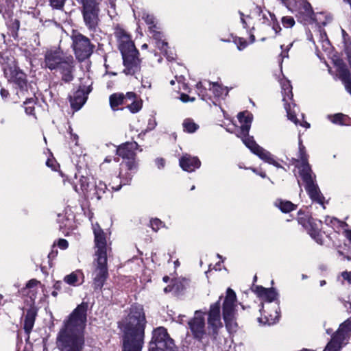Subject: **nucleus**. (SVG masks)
<instances>
[{"instance_id": "obj_1", "label": "nucleus", "mask_w": 351, "mask_h": 351, "mask_svg": "<svg viewBox=\"0 0 351 351\" xmlns=\"http://www.w3.org/2000/svg\"><path fill=\"white\" fill-rule=\"evenodd\" d=\"M87 304L82 303L64 322L57 343L61 351H82L84 345V329L86 323Z\"/></svg>"}, {"instance_id": "obj_2", "label": "nucleus", "mask_w": 351, "mask_h": 351, "mask_svg": "<svg viewBox=\"0 0 351 351\" xmlns=\"http://www.w3.org/2000/svg\"><path fill=\"white\" fill-rule=\"evenodd\" d=\"M146 325L143 308L140 305H132L124 321L123 351H141Z\"/></svg>"}, {"instance_id": "obj_3", "label": "nucleus", "mask_w": 351, "mask_h": 351, "mask_svg": "<svg viewBox=\"0 0 351 351\" xmlns=\"http://www.w3.org/2000/svg\"><path fill=\"white\" fill-rule=\"evenodd\" d=\"M238 119L241 123V129L237 134L241 138L243 143L248 147L252 153L258 156L265 162L273 165L276 167H282L281 165L275 160L270 152L259 146L254 140L252 136H249V131L251 128L253 116L249 112H242L238 114Z\"/></svg>"}, {"instance_id": "obj_4", "label": "nucleus", "mask_w": 351, "mask_h": 351, "mask_svg": "<svg viewBox=\"0 0 351 351\" xmlns=\"http://www.w3.org/2000/svg\"><path fill=\"white\" fill-rule=\"evenodd\" d=\"M138 147L136 142H127L119 146L116 151L117 154L121 156L124 161L121 164L119 178L121 184L112 186L114 191H119L122 185L129 184L133 175L138 170V163L135 159V150Z\"/></svg>"}, {"instance_id": "obj_5", "label": "nucleus", "mask_w": 351, "mask_h": 351, "mask_svg": "<svg viewBox=\"0 0 351 351\" xmlns=\"http://www.w3.org/2000/svg\"><path fill=\"white\" fill-rule=\"evenodd\" d=\"M43 65L51 71H59L62 80L65 82H69L73 79V58L71 55L64 54L60 49L47 50L45 54Z\"/></svg>"}, {"instance_id": "obj_6", "label": "nucleus", "mask_w": 351, "mask_h": 351, "mask_svg": "<svg viewBox=\"0 0 351 351\" xmlns=\"http://www.w3.org/2000/svg\"><path fill=\"white\" fill-rule=\"evenodd\" d=\"M297 162H300V165H296V167L300 169V175L305 183V189L310 198L313 202L324 205V197L315 183V176L308 163V156L306 154L305 147L301 142L299 143V159L297 160Z\"/></svg>"}, {"instance_id": "obj_7", "label": "nucleus", "mask_w": 351, "mask_h": 351, "mask_svg": "<svg viewBox=\"0 0 351 351\" xmlns=\"http://www.w3.org/2000/svg\"><path fill=\"white\" fill-rule=\"evenodd\" d=\"M255 292L265 302H267V309L272 308L271 312H268L264 309L263 305L262 308L260 309L262 315H264L265 320L262 317L258 318L259 322L271 325L279 320L280 318V307L278 302V293L273 289H266L263 287H257Z\"/></svg>"}, {"instance_id": "obj_8", "label": "nucleus", "mask_w": 351, "mask_h": 351, "mask_svg": "<svg viewBox=\"0 0 351 351\" xmlns=\"http://www.w3.org/2000/svg\"><path fill=\"white\" fill-rule=\"evenodd\" d=\"M119 49L122 54L123 72L126 75H134L140 68V60L138 58V51L132 40L119 44Z\"/></svg>"}, {"instance_id": "obj_9", "label": "nucleus", "mask_w": 351, "mask_h": 351, "mask_svg": "<svg viewBox=\"0 0 351 351\" xmlns=\"http://www.w3.org/2000/svg\"><path fill=\"white\" fill-rule=\"evenodd\" d=\"M282 89V101H284L285 108L286 110L287 117L295 125H300L302 127L308 128L310 124L305 121H300L296 118L295 105L292 102L293 93L292 86L290 81L283 77L279 80Z\"/></svg>"}, {"instance_id": "obj_10", "label": "nucleus", "mask_w": 351, "mask_h": 351, "mask_svg": "<svg viewBox=\"0 0 351 351\" xmlns=\"http://www.w3.org/2000/svg\"><path fill=\"white\" fill-rule=\"evenodd\" d=\"M237 296L235 292L230 288L226 291V294L222 304L223 319L228 330H235L237 327L236 313Z\"/></svg>"}, {"instance_id": "obj_11", "label": "nucleus", "mask_w": 351, "mask_h": 351, "mask_svg": "<svg viewBox=\"0 0 351 351\" xmlns=\"http://www.w3.org/2000/svg\"><path fill=\"white\" fill-rule=\"evenodd\" d=\"M173 341L166 328L158 327L154 330L149 351H173Z\"/></svg>"}, {"instance_id": "obj_12", "label": "nucleus", "mask_w": 351, "mask_h": 351, "mask_svg": "<svg viewBox=\"0 0 351 351\" xmlns=\"http://www.w3.org/2000/svg\"><path fill=\"white\" fill-rule=\"evenodd\" d=\"M71 40L75 55L79 61H83L90 56L94 45L87 37L75 32L71 36Z\"/></svg>"}, {"instance_id": "obj_13", "label": "nucleus", "mask_w": 351, "mask_h": 351, "mask_svg": "<svg viewBox=\"0 0 351 351\" xmlns=\"http://www.w3.org/2000/svg\"><path fill=\"white\" fill-rule=\"evenodd\" d=\"M92 272L93 287L95 291H101L108 278L107 257H95Z\"/></svg>"}, {"instance_id": "obj_14", "label": "nucleus", "mask_w": 351, "mask_h": 351, "mask_svg": "<svg viewBox=\"0 0 351 351\" xmlns=\"http://www.w3.org/2000/svg\"><path fill=\"white\" fill-rule=\"evenodd\" d=\"M82 4V14L85 25L90 31H95L99 23V8L96 0H77Z\"/></svg>"}, {"instance_id": "obj_15", "label": "nucleus", "mask_w": 351, "mask_h": 351, "mask_svg": "<svg viewBox=\"0 0 351 351\" xmlns=\"http://www.w3.org/2000/svg\"><path fill=\"white\" fill-rule=\"evenodd\" d=\"M5 77L8 81L14 82L23 90L27 85L25 74L19 71L13 58L8 59L7 62H1Z\"/></svg>"}, {"instance_id": "obj_16", "label": "nucleus", "mask_w": 351, "mask_h": 351, "mask_svg": "<svg viewBox=\"0 0 351 351\" xmlns=\"http://www.w3.org/2000/svg\"><path fill=\"white\" fill-rule=\"evenodd\" d=\"M221 298V296L217 302L210 305L208 312V335H217L218 330L223 327L220 313V300Z\"/></svg>"}, {"instance_id": "obj_17", "label": "nucleus", "mask_w": 351, "mask_h": 351, "mask_svg": "<svg viewBox=\"0 0 351 351\" xmlns=\"http://www.w3.org/2000/svg\"><path fill=\"white\" fill-rule=\"evenodd\" d=\"M204 315L200 310L195 311L194 317L188 322L193 337L198 340L203 339L207 335Z\"/></svg>"}, {"instance_id": "obj_18", "label": "nucleus", "mask_w": 351, "mask_h": 351, "mask_svg": "<svg viewBox=\"0 0 351 351\" xmlns=\"http://www.w3.org/2000/svg\"><path fill=\"white\" fill-rule=\"evenodd\" d=\"M299 223L302 224L308 231L309 235L317 243L322 244L323 239L320 232L322 221L317 220L311 217H299Z\"/></svg>"}, {"instance_id": "obj_19", "label": "nucleus", "mask_w": 351, "mask_h": 351, "mask_svg": "<svg viewBox=\"0 0 351 351\" xmlns=\"http://www.w3.org/2000/svg\"><path fill=\"white\" fill-rule=\"evenodd\" d=\"M95 235V257H107V242L106 237L103 230L96 223L93 225Z\"/></svg>"}, {"instance_id": "obj_20", "label": "nucleus", "mask_w": 351, "mask_h": 351, "mask_svg": "<svg viewBox=\"0 0 351 351\" xmlns=\"http://www.w3.org/2000/svg\"><path fill=\"white\" fill-rule=\"evenodd\" d=\"M91 91L90 86L87 88H79L72 96L70 97V103L72 108L79 110L85 104L88 94Z\"/></svg>"}, {"instance_id": "obj_21", "label": "nucleus", "mask_w": 351, "mask_h": 351, "mask_svg": "<svg viewBox=\"0 0 351 351\" xmlns=\"http://www.w3.org/2000/svg\"><path fill=\"white\" fill-rule=\"evenodd\" d=\"M75 178L77 180V182L74 183L75 191L77 193L83 194L84 195L88 197L90 192H91V186L93 185L90 182V178L81 176L78 178L77 176L75 174ZM91 179L93 180V178H91Z\"/></svg>"}, {"instance_id": "obj_22", "label": "nucleus", "mask_w": 351, "mask_h": 351, "mask_svg": "<svg viewBox=\"0 0 351 351\" xmlns=\"http://www.w3.org/2000/svg\"><path fill=\"white\" fill-rule=\"evenodd\" d=\"M339 77L342 81L346 90L351 95V77L350 71L341 60L335 62Z\"/></svg>"}, {"instance_id": "obj_23", "label": "nucleus", "mask_w": 351, "mask_h": 351, "mask_svg": "<svg viewBox=\"0 0 351 351\" xmlns=\"http://www.w3.org/2000/svg\"><path fill=\"white\" fill-rule=\"evenodd\" d=\"M201 165V162L196 156H191L189 154L184 155L180 159V166L186 171L193 172L198 169Z\"/></svg>"}, {"instance_id": "obj_24", "label": "nucleus", "mask_w": 351, "mask_h": 351, "mask_svg": "<svg viewBox=\"0 0 351 351\" xmlns=\"http://www.w3.org/2000/svg\"><path fill=\"white\" fill-rule=\"evenodd\" d=\"M351 332V317L346 319L339 327V329L334 335L335 337L339 339V341H342L346 343L348 340Z\"/></svg>"}, {"instance_id": "obj_25", "label": "nucleus", "mask_w": 351, "mask_h": 351, "mask_svg": "<svg viewBox=\"0 0 351 351\" xmlns=\"http://www.w3.org/2000/svg\"><path fill=\"white\" fill-rule=\"evenodd\" d=\"M64 281L69 285L74 287L78 286L84 282V275L81 270L77 269L70 274L65 276Z\"/></svg>"}, {"instance_id": "obj_26", "label": "nucleus", "mask_w": 351, "mask_h": 351, "mask_svg": "<svg viewBox=\"0 0 351 351\" xmlns=\"http://www.w3.org/2000/svg\"><path fill=\"white\" fill-rule=\"evenodd\" d=\"M91 192L88 197L100 199L103 194L106 193L107 189L106 184L101 180L95 182V184L91 186Z\"/></svg>"}, {"instance_id": "obj_27", "label": "nucleus", "mask_w": 351, "mask_h": 351, "mask_svg": "<svg viewBox=\"0 0 351 351\" xmlns=\"http://www.w3.org/2000/svg\"><path fill=\"white\" fill-rule=\"evenodd\" d=\"M36 316V311L34 308H29L26 313L24 320V330L28 335L34 327Z\"/></svg>"}, {"instance_id": "obj_28", "label": "nucleus", "mask_w": 351, "mask_h": 351, "mask_svg": "<svg viewBox=\"0 0 351 351\" xmlns=\"http://www.w3.org/2000/svg\"><path fill=\"white\" fill-rule=\"evenodd\" d=\"M208 89L213 93L214 96L217 98H224L228 94V89L227 87H223L218 83H212L208 82Z\"/></svg>"}, {"instance_id": "obj_29", "label": "nucleus", "mask_w": 351, "mask_h": 351, "mask_svg": "<svg viewBox=\"0 0 351 351\" xmlns=\"http://www.w3.org/2000/svg\"><path fill=\"white\" fill-rule=\"evenodd\" d=\"M151 36L155 40L156 47L161 51L162 53H166L167 43L162 40V34L159 31L152 29L151 28Z\"/></svg>"}, {"instance_id": "obj_30", "label": "nucleus", "mask_w": 351, "mask_h": 351, "mask_svg": "<svg viewBox=\"0 0 351 351\" xmlns=\"http://www.w3.org/2000/svg\"><path fill=\"white\" fill-rule=\"evenodd\" d=\"M274 204L283 213H289L296 208V205L293 204L290 201L282 200L280 199H276Z\"/></svg>"}, {"instance_id": "obj_31", "label": "nucleus", "mask_w": 351, "mask_h": 351, "mask_svg": "<svg viewBox=\"0 0 351 351\" xmlns=\"http://www.w3.org/2000/svg\"><path fill=\"white\" fill-rule=\"evenodd\" d=\"M114 35L118 40L119 44L131 40L130 36L119 25L114 29Z\"/></svg>"}, {"instance_id": "obj_32", "label": "nucleus", "mask_w": 351, "mask_h": 351, "mask_svg": "<svg viewBox=\"0 0 351 351\" xmlns=\"http://www.w3.org/2000/svg\"><path fill=\"white\" fill-rule=\"evenodd\" d=\"M125 101V97L123 94H113L110 97V104L113 110H116L117 108L123 104Z\"/></svg>"}, {"instance_id": "obj_33", "label": "nucleus", "mask_w": 351, "mask_h": 351, "mask_svg": "<svg viewBox=\"0 0 351 351\" xmlns=\"http://www.w3.org/2000/svg\"><path fill=\"white\" fill-rule=\"evenodd\" d=\"M324 222L327 226L331 227L332 229L335 230H339L341 228H342L344 225H346V223L339 221L337 218L329 216H327L325 218Z\"/></svg>"}, {"instance_id": "obj_34", "label": "nucleus", "mask_w": 351, "mask_h": 351, "mask_svg": "<svg viewBox=\"0 0 351 351\" xmlns=\"http://www.w3.org/2000/svg\"><path fill=\"white\" fill-rule=\"evenodd\" d=\"M141 18L143 20L145 21V23L149 25V34H151V28L152 29L157 30L158 27L155 24V18L152 14H149L148 12L143 11L141 13Z\"/></svg>"}, {"instance_id": "obj_35", "label": "nucleus", "mask_w": 351, "mask_h": 351, "mask_svg": "<svg viewBox=\"0 0 351 351\" xmlns=\"http://www.w3.org/2000/svg\"><path fill=\"white\" fill-rule=\"evenodd\" d=\"M343 344L345 343L342 341H339V339L333 336L331 341L327 344L324 351H339Z\"/></svg>"}, {"instance_id": "obj_36", "label": "nucleus", "mask_w": 351, "mask_h": 351, "mask_svg": "<svg viewBox=\"0 0 351 351\" xmlns=\"http://www.w3.org/2000/svg\"><path fill=\"white\" fill-rule=\"evenodd\" d=\"M182 126L184 131L189 133H193L199 128V125L191 119L184 120Z\"/></svg>"}, {"instance_id": "obj_37", "label": "nucleus", "mask_w": 351, "mask_h": 351, "mask_svg": "<svg viewBox=\"0 0 351 351\" xmlns=\"http://www.w3.org/2000/svg\"><path fill=\"white\" fill-rule=\"evenodd\" d=\"M66 1L67 0H49V5L53 9L62 10Z\"/></svg>"}, {"instance_id": "obj_38", "label": "nucleus", "mask_w": 351, "mask_h": 351, "mask_svg": "<svg viewBox=\"0 0 351 351\" xmlns=\"http://www.w3.org/2000/svg\"><path fill=\"white\" fill-rule=\"evenodd\" d=\"M256 12L258 14L259 16H262V19L263 20V23H266L267 22H271V19L269 16L268 15L267 12H269V11H267L266 13H264L262 8L260 6L256 7ZM270 25V23H269Z\"/></svg>"}, {"instance_id": "obj_39", "label": "nucleus", "mask_w": 351, "mask_h": 351, "mask_svg": "<svg viewBox=\"0 0 351 351\" xmlns=\"http://www.w3.org/2000/svg\"><path fill=\"white\" fill-rule=\"evenodd\" d=\"M163 226V222L159 219H152L150 221V226L152 229L155 232H157Z\"/></svg>"}, {"instance_id": "obj_40", "label": "nucleus", "mask_w": 351, "mask_h": 351, "mask_svg": "<svg viewBox=\"0 0 351 351\" xmlns=\"http://www.w3.org/2000/svg\"><path fill=\"white\" fill-rule=\"evenodd\" d=\"M328 117L333 123L342 124L344 115L343 114L338 113L334 115H328Z\"/></svg>"}, {"instance_id": "obj_41", "label": "nucleus", "mask_w": 351, "mask_h": 351, "mask_svg": "<svg viewBox=\"0 0 351 351\" xmlns=\"http://www.w3.org/2000/svg\"><path fill=\"white\" fill-rule=\"evenodd\" d=\"M319 41L322 43V47L326 50L330 48V43L324 32H320Z\"/></svg>"}, {"instance_id": "obj_42", "label": "nucleus", "mask_w": 351, "mask_h": 351, "mask_svg": "<svg viewBox=\"0 0 351 351\" xmlns=\"http://www.w3.org/2000/svg\"><path fill=\"white\" fill-rule=\"evenodd\" d=\"M303 9L304 10L306 17L311 21H314V13L311 5L308 3H304Z\"/></svg>"}, {"instance_id": "obj_43", "label": "nucleus", "mask_w": 351, "mask_h": 351, "mask_svg": "<svg viewBox=\"0 0 351 351\" xmlns=\"http://www.w3.org/2000/svg\"><path fill=\"white\" fill-rule=\"evenodd\" d=\"M142 107V104L140 101L134 100L132 103L128 106V108L132 113H136L138 112Z\"/></svg>"}, {"instance_id": "obj_44", "label": "nucleus", "mask_w": 351, "mask_h": 351, "mask_svg": "<svg viewBox=\"0 0 351 351\" xmlns=\"http://www.w3.org/2000/svg\"><path fill=\"white\" fill-rule=\"evenodd\" d=\"M282 23L285 27H291L295 24V21L291 16H284L282 19Z\"/></svg>"}, {"instance_id": "obj_45", "label": "nucleus", "mask_w": 351, "mask_h": 351, "mask_svg": "<svg viewBox=\"0 0 351 351\" xmlns=\"http://www.w3.org/2000/svg\"><path fill=\"white\" fill-rule=\"evenodd\" d=\"M268 15L271 19V21L272 22V28L275 31L276 33H278L280 31L281 28L280 25L276 23V19L274 14L271 12H267Z\"/></svg>"}, {"instance_id": "obj_46", "label": "nucleus", "mask_w": 351, "mask_h": 351, "mask_svg": "<svg viewBox=\"0 0 351 351\" xmlns=\"http://www.w3.org/2000/svg\"><path fill=\"white\" fill-rule=\"evenodd\" d=\"M40 285V282L36 279H32L28 281L26 285V287L29 289H33L32 291H36L38 289V286Z\"/></svg>"}, {"instance_id": "obj_47", "label": "nucleus", "mask_w": 351, "mask_h": 351, "mask_svg": "<svg viewBox=\"0 0 351 351\" xmlns=\"http://www.w3.org/2000/svg\"><path fill=\"white\" fill-rule=\"evenodd\" d=\"M181 287H182V285L180 283L178 284L177 282H175L172 287L167 286V287H165L164 289V291L165 293H168L171 291H175L177 292V291H180V289H181Z\"/></svg>"}, {"instance_id": "obj_48", "label": "nucleus", "mask_w": 351, "mask_h": 351, "mask_svg": "<svg viewBox=\"0 0 351 351\" xmlns=\"http://www.w3.org/2000/svg\"><path fill=\"white\" fill-rule=\"evenodd\" d=\"M156 125H157V123H156L155 118L154 117L149 118L148 120L147 126L145 131L148 132V131H151V130H154L156 128Z\"/></svg>"}, {"instance_id": "obj_49", "label": "nucleus", "mask_w": 351, "mask_h": 351, "mask_svg": "<svg viewBox=\"0 0 351 351\" xmlns=\"http://www.w3.org/2000/svg\"><path fill=\"white\" fill-rule=\"evenodd\" d=\"M46 165L47 167H50L53 171H57L58 168L59 167V165L57 164L56 161L54 159L49 158L46 162Z\"/></svg>"}, {"instance_id": "obj_50", "label": "nucleus", "mask_w": 351, "mask_h": 351, "mask_svg": "<svg viewBox=\"0 0 351 351\" xmlns=\"http://www.w3.org/2000/svg\"><path fill=\"white\" fill-rule=\"evenodd\" d=\"M57 245L60 249L65 250L68 247L69 243L66 239H60L58 241Z\"/></svg>"}, {"instance_id": "obj_51", "label": "nucleus", "mask_w": 351, "mask_h": 351, "mask_svg": "<svg viewBox=\"0 0 351 351\" xmlns=\"http://www.w3.org/2000/svg\"><path fill=\"white\" fill-rule=\"evenodd\" d=\"M239 14L241 16V21L243 24V27L245 29L247 28V20L250 19V17L249 16H245L244 14L241 12H239Z\"/></svg>"}, {"instance_id": "obj_52", "label": "nucleus", "mask_w": 351, "mask_h": 351, "mask_svg": "<svg viewBox=\"0 0 351 351\" xmlns=\"http://www.w3.org/2000/svg\"><path fill=\"white\" fill-rule=\"evenodd\" d=\"M341 276L343 280H346L348 284L351 285V271H343Z\"/></svg>"}, {"instance_id": "obj_53", "label": "nucleus", "mask_w": 351, "mask_h": 351, "mask_svg": "<svg viewBox=\"0 0 351 351\" xmlns=\"http://www.w3.org/2000/svg\"><path fill=\"white\" fill-rule=\"evenodd\" d=\"M180 99L182 101L186 103L188 101H195V97H191L186 94H182L180 95Z\"/></svg>"}, {"instance_id": "obj_54", "label": "nucleus", "mask_w": 351, "mask_h": 351, "mask_svg": "<svg viewBox=\"0 0 351 351\" xmlns=\"http://www.w3.org/2000/svg\"><path fill=\"white\" fill-rule=\"evenodd\" d=\"M155 162L158 169H162L165 165V160L161 158H156Z\"/></svg>"}, {"instance_id": "obj_55", "label": "nucleus", "mask_w": 351, "mask_h": 351, "mask_svg": "<svg viewBox=\"0 0 351 351\" xmlns=\"http://www.w3.org/2000/svg\"><path fill=\"white\" fill-rule=\"evenodd\" d=\"M124 97H125V101H127V100L134 101L136 98V94L132 92H128L126 93L125 95H124Z\"/></svg>"}, {"instance_id": "obj_56", "label": "nucleus", "mask_w": 351, "mask_h": 351, "mask_svg": "<svg viewBox=\"0 0 351 351\" xmlns=\"http://www.w3.org/2000/svg\"><path fill=\"white\" fill-rule=\"evenodd\" d=\"M25 110L27 114H34V107L33 106H26Z\"/></svg>"}, {"instance_id": "obj_57", "label": "nucleus", "mask_w": 351, "mask_h": 351, "mask_svg": "<svg viewBox=\"0 0 351 351\" xmlns=\"http://www.w3.org/2000/svg\"><path fill=\"white\" fill-rule=\"evenodd\" d=\"M0 94L3 99H6L9 95L8 91L7 90H5V88L1 89Z\"/></svg>"}, {"instance_id": "obj_58", "label": "nucleus", "mask_w": 351, "mask_h": 351, "mask_svg": "<svg viewBox=\"0 0 351 351\" xmlns=\"http://www.w3.org/2000/svg\"><path fill=\"white\" fill-rule=\"evenodd\" d=\"M70 134H71V139L72 140L73 142H74L75 145H77L78 136L76 134H73L71 132H70Z\"/></svg>"}, {"instance_id": "obj_59", "label": "nucleus", "mask_w": 351, "mask_h": 351, "mask_svg": "<svg viewBox=\"0 0 351 351\" xmlns=\"http://www.w3.org/2000/svg\"><path fill=\"white\" fill-rule=\"evenodd\" d=\"M62 282L61 281H57L55 282V284L53 285V288L57 290V291H59L62 288Z\"/></svg>"}, {"instance_id": "obj_60", "label": "nucleus", "mask_w": 351, "mask_h": 351, "mask_svg": "<svg viewBox=\"0 0 351 351\" xmlns=\"http://www.w3.org/2000/svg\"><path fill=\"white\" fill-rule=\"evenodd\" d=\"M247 46V43L245 41H241L239 45H238L239 50H243Z\"/></svg>"}, {"instance_id": "obj_61", "label": "nucleus", "mask_w": 351, "mask_h": 351, "mask_svg": "<svg viewBox=\"0 0 351 351\" xmlns=\"http://www.w3.org/2000/svg\"><path fill=\"white\" fill-rule=\"evenodd\" d=\"M252 171H253V172H254L255 173H256L257 175L260 176L261 177H262L263 178H265L266 177V174L263 171H258L255 169H252Z\"/></svg>"}, {"instance_id": "obj_62", "label": "nucleus", "mask_w": 351, "mask_h": 351, "mask_svg": "<svg viewBox=\"0 0 351 351\" xmlns=\"http://www.w3.org/2000/svg\"><path fill=\"white\" fill-rule=\"evenodd\" d=\"M164 55L167 56V60L169 61L175 60L174 54L173 53L168 54L167 52L166 53H164Z\"/></svg>"}, {"instance_id": "obj_63", "label": "nucleus", "mask_w": 351, "mask_h": 351, "mask_svg": "<svg viewBox=\"0 0 351 351\" xmlns=\"http://www.w3.org/2000/svg\"><path fill=\"white\" fill-rule=\"evenodd\" d=\"M346 236L347 237V239L350 241V242L351 243V230H347L346 232Z\"/></svg>"}, {"instance_id": "obj_64", "label": "nucleus", "mask_w": 351, "mask_h": 351, "mask_svg": "<svg viewBox=\"0 0 351 351\" xmlns=\"http://www.w3.org/2000/svg\"><path fill=\"white\" fill-rule=\"evenodd\" d=\"M250 42L252 43L255 41V36L254 34H250Z\"/></svg>"}]
</instances>
